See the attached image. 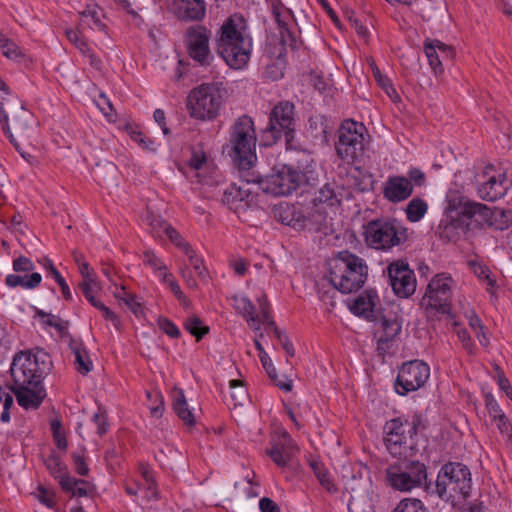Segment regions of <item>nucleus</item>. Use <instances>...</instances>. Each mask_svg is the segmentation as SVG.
Returning a JSON list of instances; mask_svg holds the SVG:
<instances>
[{"label": "nucleus", "mask_w": 512, "mask_h": 512, "mask_svg": "<svg viewBox=\"0 0 512 512\" xmlns=\"http://www.w3.org/2000/svg\"><path fill=\"white\" fill-rule=\"evenodd\" d=\"M298 448L291 436L284 432L282 436L273 443L267 454L272 461L279 467H285L297 452Z\"/></svg>", "instance_id": "b1692460"}, {"label": "nucleus", "mask_w": 512, "mask_h": 512, "mask_svg": "<svg viewBox=\"0 0 512 512\" xmlns=\"http://www.w3.org/2000/svg\"><path fill=\"white\" fill-rule=\"evenodd\" d=\"M13 270L15 272H31L34 270V264L29 258L20 256L13 261Z\"/></svg>", "instance_id": "69168bd1"}, {"label": "nucleus", "mask_w": 512, "mask_h": 512, "mask_svg": "<svg viewBox=\"0 0 512 512\" xmlns=\"http://www.w3.org/2000/svg\"><path fill=\"white\" fill-rule=\"evenodd\" d=\"M452 283V277L446 273L437 274L430 280L421 299V306L427 313L452 316Z\"/></svg>", "instance_id": "f8f14e48"}, {"label": "nucleus", "mask_w": 512, "mask_h": 512, "mask_svg": "<svg viewBox=\"0 0 512 512\" xmlns=\"http://www.w3.org/2000/svg\"><path fill=\"white\" fill-rule=\"evenodd\" d=\"M235 307L236 309L243 315L246 321L255 327V329H259L260 320L255 315V306L247 297H234Z\"/></svg>", "instance_id": "72a5a7b5"}, {"label": "nucleus", "mask_w": 512, "mask_h": 512, "mask_svg": "<svg viewBox=\"0 0 512 512\" xmlns=\"http://www.w3.org/2000/svg\"><path fill=\"white\" fill-rule=\"evenodd\" d=\"M268 328L273 331L275 337L277 338V341L282 346V348L284 349L286 354L289 357H294L295 356V349H294V346H293L292 342L290 341L288 335L285 332L281 331L277 327V325H276L274 320H270L269 321Z\"/></svg>", "instance_id": "37998d69"}, {"label": "nucleus", "mask_w": 512, "mask_h": 512, "mask_svg": "<svg viewBox=\"0 0 512 512\" xmlns=\"http://www.w3.org/2000/svg\"><path fill=\"white\" fill-rule=\"evenodd\" d=\"M387 271L390 285L398 297L407 298L415 292L416 278L406 261L398 260L389 264Z\"/></svg>", "instance_id": "6ab92c4d"}, {"label": "nucleus", "mask_w": 512, "mask_h": 512, "mask_svg": "<svg viewBox=\"0 0 512 512\" xmlns=\"http://www.w3.org/2000/svg\"><path fill=\"white\" fill-rule=\"evenodd\" d=\"M229 387L232 389L230 394L234 407L243 406L248 399V392L241 380H230Z\"/></svg>", "instance_id": "a18cd8bd"}, {"label": "nucleus", "mask_w": 512, "mask_h": 512, "mask_svg": "<svg viewBox=\"0 0 512 512\" xmlns=\"http://www.w3.org/2000/svg\"><path fill=\"white\" fill-rule=\"evenodd\" d=\"M210 31L202 25L188 28L186 32V44L188 55L201 66H208L213 56L209 49Z\"/></svg>", "instance_id": "f3484780"}, {"label": "nucleus", "mask_w": 512, "mask_h": 512, "mask_svg": "<svg viewBox=\"0 0 512 512\" xmlns=\"http://www.w3.org/2000/svg\"><path fill=\"white\" fill-rule=\"evenodd\" d=\"M256 131L253 119L248 115L238 117L230 128L229 141L223 147L239 169L241 175H250L256 156Z\"/></svg>", "instance_id": "f03ea898"}, {"label": "nucleus", "mask_w": 512, "mask_h": 512, "mask_svg": "<svg viewBox=\"0 0 512 512\" xmlns=\"http://www.w3.org/2000/svg\"><path fill=\"white\" fill-rule=\"evenodd\" d=\"M512 225V209H501L495 207L490 228L503 231Z\"/></svg>", "instance_id": "4c0bfd02"}, {"label": "nucleus", "mask_w": 512, "mask_h": 512, "mask_svg": "<svg viewBox=\"0 0 512 512\" xmlns=\"http://www.w3.org/2000/svg\"><path fill=\"white\" fill-rule=\"evenodd\" d=\"M3 55L9 59H19L24 56L20 47L11 41L9 38L6 41L5 45L1 47Z\"/></svg>", "instance_id": "052dcab7"}, {"label": "nucleus", "mask_w": 512, "mask_h": 512, "mask_svg": "<svg viewBox=\"0 0 512 512\" xmlns=\"http://www.w3.org/2000/svg\"><path fill=\"white\" fill-rule=\"evenodd\" d=\"M241 177L247 183L258 184L266 194L287 196L299 188L303 180V172L291 165L282 164L273 167L271 173L266 176L252 172L250 175H241Z\"/></svg>", "instance_id": "0eeeda50"}, {"label": "nucleus", "mask_w": 512, "mask_h": 512, "mask_svg": "<svg viewBox=\"0 0 512 512\" xmlns=\"http://www.w3.org/2000/svg\"><path fill=\"white\" fill-rule=\"evenodd\" d=\"M399 461L386 469V481L390 487L400 492H410L415 488H424L427 481L426 465L415 457L398 458Z\"/></svg>", "instance_id": "1a4fd4ad"}, {"label": "nucleus", "mask_w": 512, "mask_h": 512, "mask_svg": "<svg viewBox=\"0 0 512 512\" xmlns=\"http://www.w3.org/2000/svg\"><path fill=\"white\" fill-rule=\"evenodd\" d=\"M243 22L242 16L233 15L221 26L216 42L217 52L226 64L235 70L245 67L250 59L252 40L245 37L235 21Z\"/></svg>", "instance_id": "7ed1b4c3"}, {"label": "nucleus", "mask_w": 512, "mask_h": 512, "mask_svg": "<svg viewBox=\"0 0 512 512\" xmlns=\"http://www.w3.org/2000/svg\"><path fill=\"white\" fill-rule=\"evenodd\" d=\"M424 51L428 59L429 65L434 71L435 75L442 74L444 72L443 63L432 40L425 41Z\"/></svg>", "instance_id": "e433bc0d"}, {"label": "nucleus", "mask_w": 512, "mask_h": 512, "mask_svg": "<svg viewBox=\"0 0 512 512\" xmlns=\"http://www.w3.org/2000/svg\"><path fill=\"white\" fill-rule=\"evenodd\" d=\"M454 210L451 209V205L448 207V211L444 214L440 220L435 235L445 243H457L463 234L472 231V222L467 221L464 216L461 215V209L453 214Z\"/></svg>", "instance_id": "dca6fc26"}, {"label": "nucleus", "mask_w": 512, "mask_h": 512, "mask_svg": "<svg viewBox=\"0 0 512 512\" xmlns=\"http://www.w3.org/2000/svg\"><path fill=\"white\" fill-rule=\"evenodd\" d=\"M5 104L6 103L4 102H0V123L2 124V129L4 133L8 136L9 141L13 144L16 150L20 151V147L18 142L16 141L15 136L22 140H27L30 138L31 131L33 129V127L30 125V123L32 122V116L21 105L19 114H17L13 118L12 128L14 132H12L11 127L8 123L9 118L5 110Z\"/></svg>", "instance_id": "a211bd4d"}, {"label": "nucleus", "mask_w": 512, "mask_h": 512, "mask_svg": "<svg viewBox=\"0 0 512 512\" xmlns=\"http://www.w3.org/2000/svg\"><path fill=\"white\" fill-rule=\"evenodd\" d=\"M471 485V473L468 467L459 462H448L439 470L436 483L427 484L425 491L449 502L454 501L456 496L468 497Z\"/></svg>", "instance_id": "39448f33"}, {"label": "nucleus", "mask_w": 512, "mask_h": 512, "mask_svg": "<svg viewBox=\"0 0 512 512\" xmlns=\"http://www.w3.org/2000/svg\"><path fill=\"white\" fill-rule=\"evenodd\" d=\"M95 284L94 279L92 280H84L79 284V288L82 292V294L85 296L87 301L93 306L96 307V305L100 302L97 300L94 296V289L93 285Z\"/></svg>", "instance_id": "6e6d98bb"}, {"label": "nucleus", "mask_w": 512, "mask_h": 512, "mask_svg": "<svg viewBox=\"0 0 512 512\" xmlns=\"http://www.w3.org/2000/svg\"><path fill=\"white\" fill-rule=\"evenodd\" d=\"M468 320L469 326L475 332V335L479 339V342L482 345L486 346L488 344V340L485 337L484 327L481 319L475 313H472V315L469 316Z\"/></svg>", "instance_id": "3c124183"}, {"label": "nucleus", "mask_w": 512, "mask_h": 512, "mask_svg": "<svg viewBox=\"0 0 512 512\" xmlns=\"http://www.w3.org/2000/svg\"><path fill=\"white\" fill-rule=\"evenodd\" d=\"M42 277L39 273L33 272L30 275L9 274L6 276L5 283L11 288L22 287L24 289H34L41 283Z\"/></svg>", "instance_id": "7c9ffc66"}, {"label": "nucleus", "mask_w": 512, "mask_h": 512, "mask_svg": "<svg viewBox=\"0 0 512 512\" xmlns=\"http://www.w3.org/2000/svg\"><path fill=\"white\" fill-rule=\"evenodd\" d=\"M511 185L512 182L507 179L506 173H502L497 177L491 176L478 186L477 191L482 200L493 202L505 196Z\"/></svg>", "instance_id": "5701e85b"}, {"label": "nucleus", "mask_w": 512, "mask_h": 512, "mask_svg": "<svg viewBox=\"0 0 512 512\" xmlns=\"http://www.w3.org/2000/svg\"><path fill=\"white\" fill-rule=\"evenodd\" d=\"M165 234L167 235L169 240L177 247L181 248L183 252H191V245L188 242H186L178 233V231L171 225H165Z\"/></svg>", "instance_id": "8fccbe9b"}, {"label": "nucleus", "mask_w": 512, "mask_h": 512, "mask_svg": "<svg viewBox=\"0 0 512 512\" xmlns=\"http://www.w3.org/2000/svg\"><path fill=\"white\" fill-rule=\"evenodd\" d=\"M370 66L377 84L386 92V94L393 102H396L399 99V95L391 80L386 75L381 73L374 60L370 61Z\"/></svg>", "instance_id": "f704fd0d"}, {"label": "nucleus", "mask_w": 512, "mask_h": 512, "mask_svg": "<svg viewBox=\"0 0 512 512\" xmlns=\"http://www.w3.org/2000/svg\"><path fill=\"white\" fill-rule=\"evenodd\" d=\"M461 215L466 218L467 221L472 222V230H482L485 227L490 228V222H492L495 207H489L485 204L475 201H464L460 205Z\"/></svg>", "instance_id": "aec40b11"}, {"label": "nucleus", "mask_w": 512, "mask_h": 512, "mask_svg": "<svg viewBox=\"0 0 512 512\" xmlns=\"http://www.w3.org/2000/svg\"><path fill=\"white\" fill-rule=\"evenodd\" d=\"M378 303L379 297L376 291L367 289L354 300L350 309L355 315L363 316L369 321H376L379 314L377 310Z\"/></svg>", "instance_id": "393cba45"}, {"label": "nucleus", "mask_w": 512, "mask_h": 512, "mask_svg": "<svg viewBox=\"0 0 512 512\" xmlns=\"http://www.w3.org/2000/svg\"><path fill=\"white\" fill-rule=\"evenodd\" d=\"M143 262L150 266L154 271L161 272L167 269L166 265L152 251L144 252Z\"/></svg>", "instance_id": "bf43d9fd"}, {"label": "nucleus", "mask_w": 512, "mask_h": 512, "mask_svg": "<svg viewBox=\"0 0 512 512\" xmlns=\"http://www.w3.org/2000/svg\"><path fill=\"white\" fill-rule=\"evenodd\" d=\"M81 24L87 25L90 28H97L98 30L103 31L106 28V25L102 23L99 12L95 7H87L83 12H81Z\"/></svg>", "instance_id": "a19ab883"}, {"label": "nucleus", "mask_w": 512, "mask_h": 512, "mask_svg": "<svg viewBox=\"0 0 512 512\" xmlns=\"http://www.w3.org/2000/svg\"><path fill=\"white\" fill-rule=\"evenodd\" d=\"M362 123L352 119L342 122L338 130V141L335 143L337 155L345 161L354 162L364 151V132Z\"/></svg>", "instance_id": "ddd939ff"}, {"label": "nucleus", "mask_w": 512, "mask_h": 512, "mask_svg": "<svg viewBox=\"0 0 512 512\" xmlns=\"http://www.w3.org/2000/svg\"><path fill=\"white\" fill-rule=\"evenodd\" d=\"M76 481H81L83 483H77V484H71L70 490H62L63 492L70 494L71 497H84L89 496L93 492V487L90 485V483L83 479H77Z\"/></svg>", "instance_id": "09e8293b"}, {"label": "nucleus", "mask_w": 512, "mask_h": 512, "mask_svg": "<svg viewBox=\"0 0 512 512\" xmlns=\"http://www.w3.org/2000/svg\"><path fill=\"white\" fill-rule=\"evenodd\" d=\"M312 203L315 208H320L323 205L329 207L339 206L341 200L335 192V184L326 183L319 188L315 193Z\"/></svg>", "instance_id": "cd10ccee"}, {"label": "nucleus", "mask_w": 512, "mask_h": 512, "mask_svg": "<svg viewBox=\"0 0 512 512\" xmlns=\"http://www.w3.org/2000/svg\"><path fill=\"white\" fill-rule=\"evenodd\" d=\"M92 421L97 426V434L99 436H103L107 433L109 429V424L107 421V413L105 410L98 409V412L95 413L92 417Z\"/></svg>", "instance_id": "603ef678"}, {"label": "nucleus", "mask_w": 512, "mask_h": 512, "mask_svg": "<svg viewBox=\"0 0 512 512\" xmlns=\"http://www.w3.org/2000/svg\"><path fill=\"white\" fill-rule=\"evenodd\" d=\"M494 420L497 421V428L499 432L507 437L508 440L512 439V425L504 414L494 415Z\"/></svg>", "instance_id": "13d9d810"}, {"label": "nucleus", "mask_w": 512, "mask_h": 512, "mask_svg": "<svg viewBox=\"0 0 512 512\" xmlns=\"http://www.w3.org/2000/svg\"><path fill=\"white\" fill-rule=\"evenodd\" d=\"M439 55L440 59L443 61H451L455 55L454 49L452 46L446 45L445 43L439 40H432Z\"/></svg>", "instance_id": "680f3d73"}, {"label": "nucleus", "mask_w": 512, "mask_h": 512, "mask_svg": "<svg viewBox=\"0 0 512 512\" xmlns=\"http://www.w3.org/2000/svg\"><path fill=\"white\" fill-rule=\"evenodd\" d=\"M172 406L174 412L179 417V419H181L184 422V424L188 426H193L195 424L194 414L188 407L182 389H178L174 392Z\"/></svg>", "instance_id": "c756f323"}, {"label": "nucleus", "mask_w": 512, "mask_h": 512, "mask_svg": "<svg viewBox=\"0 0 512 512\" xmlns=\"http://www.w3.org/2000/svg\"><path fill=\"white\" fill-rule=\"evenodd\" d=\"M430 376V367L422 360H411L402 364L394 382L395 392L405 396L421 388Z\"/></svg>", "instance_id": "2eb2a0df"}, {"label": "nucleus", "mask_w": 512, "mask_h": 512, "mask_svg": "<svg viewBox=\"0 0 512 512\" xmlns=\"http://www.w3.org/2000/svg\"><path fill=\"white\" fill-rule=\"evenodd\" d=\"M274 218L284 225H288L298 230H308L316 233H326L324 231L325 217L320 212L315 215L307 216L293 204L280 203L273 208Z\"/></svg>", "instance_id": "4468645a"}, {"label": "nucleus", "mask_w": 512, "mask_h": 512, "mask_svg": "<svg viewBox=\"0 0 512 512\" xmlns=\"http://www.w3.org/2000/svg\"><path fill=\"white\" fill-rule=\"evenodd\" d=\"M470 266L472 267L474 274L479 279H482L487 283V291L489 293H493V290L496 286V280L491 276V271L489 268L486 265L477 263L475 261H471Z\"/></svg>", "instance_id": "c03bdc74"}, {"label": "nucleus", "mask_w": 512, "mask_h": 512, "mask_svg": "<svg viewBox=\"0 0 512 512\" xmlns=\"http://www.w3.org/2000/svg\"><path fill=\"white\" fill-rule=\"evenodd\" d=\"M171 11L181 21H202L206 15L205 0H171Z\"/></svg>", "instance_id": "4be33fe9"}, {"label": "nucleus", "mask_w": 512, "mask_h": 512, "mask_svg": "<svg viewBox=\"0 0 512 512\" xmlns=\"http://www.w3.org/2000/svg\"><path fill=\"white\" fill-rule=\"evenodd\" d=\"M158 326L171 338H179L181 335L179 328L168 318L160 317L158 319Z\"/></svg>", "instance_id": "5fc2aeb1"}, {"label": "nucleus", "mask_w": 512, "mask_h": 512, "mask_svg": "<svg viewBox=\"0 0 512 512\" xmlns=\"http://www.w3.org/2000/svg\"><path fill=\"white\" fill-rule=\"evenodd\" d=\"M295 106L292 102L281 101L269 113V120L262 129V144L266 147L276 144L285 137L287 149L297 150L300 143L296 140Z\"/></svg>", "instance_id": "423d86ee"}, {"label": "nucleus", "mask_w": 512, "mask_h": 512, "mask_svg": "<svg viewBox=\"0 0 512 512\" xmlns=\"http://www.w3.org/2000/svg\"><path fill=\"white\" fill-rule=\"evenodd\" d=\"M131 139L136 142L138 145H140L143 149L154 151L155 142L151 140L150 138L146 137L142 132L140 131H132L131 133Z\"/></svg>", "instance_id": "e2e57ef3"}, {"label": "nucleus", "mask_w": 512, "mask_h": 512, "mask_svg": "<svg viewBox=\"0 0 512 512\" xmlns=\"http://www.w3.org/2000/svg\"><path fill=\"white\" fill-rule=\"evenodd\" d=\"M367 245L376 250L388 251L407 241V228L395 219L378 218L364 225Z\"/></svg>", "instance_id": "9d476101"}, {"label": "nucleus", "mask_w": 512, "mask_h": 512, "mask_svg": "<svg viewBox=\"0 0 512 512\" xmlns=\"http://www.w3.org/2000/svg\"><path fill=\"white\" fill-rule=\"evenodd\" d=\"M184 253L187 255L189 264L193 267V269L198 274V276L200 278H205L207 270L203 265V260L195 254V252L192 248H191L190 253L189 252H184Z\"/></svg>", "instance_id": "4d7b16f0"}, {"label": "nucleus", "mask_w": 512, "mask_h": 512, "mask_svg": "<svg viewBox=\"0 0 512 512\" xmlns=\"http://www.w3.org/2000/svg\"><path fill=\"white\" fill-rule=\"evenodd\" d=\"M408 179L411 181V183L414 186L421 187L426 182V176L422 170L419 168H411L408 171Z\"/></svg>", "instance_id": "774afa93"}, {"label": "nucleus", "mask_w": 512, "mask_h": 512, "mask_svg": "<svg viewBox=\"0 0 512 512\" xmlns=\"http://www.w3.org/2000/svg\"><path fill=\"white\" fill-rule=\"evenodd\" d=\"M45 465L49 470L50 474L58 480V483L62 490H70L71 484L82 483L81 481H76V478L72 477L69 473L68 467L62 461L60 456L56 454H51L45 460Z\"/></svg>", "instance_id": "bb28decb"}, {"label": "nucleus", "mask_w": 512, "mask_h": 512, "mask_svg": "<svg viewBox=\"0 0 512 512\" xmlns=\"http://www.w3.org/2000/svg\"><path fill=\"white\" fill-rule=\"evenodd\" d=\"M427 210L428 205L423 199L419 197L413 198L405 209L407 220L413 223L418 222L424 217Z\"/></svg>", "instance_id": "c9c22d12"}, {"label": "nucleus", "mask_w": 512, "mask_h": 512, "mask_svg": "<svg viewBox=\"0 0 512 512\" xmlns=\"http://www.w3.org/2000/svg\"><path fill=\"white\" fill-rule=\"evenodd\" d=\"M402 417L387 421L383 427V441L389 454L395 458L415 457L420 452L418 439L411 437Z\"/></svg>", "instance_id": "9b49d317"}, {"label": "nucleus", "mask_w": 512, "mask_h": 512, "mask_svg": "<svg viewBox=\"0 0 512 512\" xmlns=\"http://www.w3.org/2000/svg\"><path fill=\"white\" fill-rule=\"evenodd\" d=\"M72 458L76 473L79 474L80 476H87L89 473V468L85 462L83 455L74 452L72 454Z\"/></svg>", "instance_id": "338daca9"}, {"label": "nucleus", "mask_w": 512, "mask_h": 512, "mask_svg": "<svg viewBox=\"0 0 512 512\" xmlns=\"http://www.w3.org/2000/svg\"><path fill=\"white\" fill-rule=\"evenodd\" d=\"M51 367V357L42 348L20 351L14 356L10 372L13 391L20 406L37 409L41 405L45 396L42 381Z\"/></svg>", "instance_id": "f257e3e1"}, {"label": "nucleus", "mask_w": 512, "mask_h": 512, "mask_svg": "<svg viewBox=\"0 0 512 512\" xmlns=\"http://www.w3.org/2000/svg\"><path fill=\"white\" fill-rule=\"evenodd\" d=\"M65 34H66V37L68 38V40L76 46V48L79 49V51L82 53V54H86V52H89V46L88 44L85 42V40H83L81 37H80V34L78 31L76 30H73V29H66L65 31Z\"/></svg>", "instance_id": "864d4df0"}, {"label": "nucleus", "mask_w": 512, "mask_h": 512, "mask_svg": "<svg viewBox=\"0 0 512 512\" xmlns=\"http://www.w3.org/2000/svg\"><path fill=\"white\" fill-rule=\"evenodd\" d=\"M393 512H427V510L421 500L404 498L398 503Z\"/></svg>", "instance_id": "49530a36"}, {"label": "nucleus", "mask_w": 512, "mask_h": 512, "mask_svg": "<svg viewBox=\"0 0 512 512\" xmlns=\"http://www.w3.org/2000/svg\"><path fill=\"white\" fill-rule=\"evenodd\" d=\"M253 199L254 197L250 191L232 183L223 191L222 202L236 213H241L250 207Z\"/></svg>", "instance_id": "a878e982"}, {"label": "nucleus", "mask_w": 512, "mask_h": 512, "mask_svg": "<svg viewBox=\"0 0 512 512\" xmlns=\"http://www.w3.org/2000/svg\"><path fill=\"white\" fill-rule=\"evenodd\" d=\"M69 347L75 356L76 370L81 374H88L93 369V364L82 342L71 340Z\"/></svg>", "instance_id": "c85d7f7f"}, {"label": "nucleus", "mask_w": 512, "mask_h": 512, "mask_svg": "<svg viewBox=\"0 0 512 512\" xmlns=\"http://www.w3.org/2000/svg\"><path fill=\"white\" fill-rule=\"evenodd\" d=\"M45 268L50 272L52 277L59 284V286L61 288V291H62V294H63V297L66 300H71L72 299V294H71V291L69 289V286L66 283L64 277L56 269V267L54 266V264H53V262L51 260H49V259L46 260Z\"/></svg>", "instance_id": "de8ad7c7"}, {"label": "nucleus", "mask_w": 512, "mask_h": 512, "mask_svg": "<svg viewBox=\"0 0 512 512\" xmlns=\"http://www.w3.org/2000/svg\"><path fill=\"white\" fill-rule=\"evenodd\" d=\"M330 282L343 294L363 287L368 277L365 260L348 250L340 251L329 263Z\"/></svg>", "instance_id": "20e7f679"}, {"label": "nucleus", "mask_w": 512, "mask_h": 512, "mask_svg": "<svg viewBox=\"0 0 512 512\" xmlns=\"http://www.w3.org/2000/svg\"><path fill=\"white\" fill-rule=\"evenodd\" d=\"M184 328L196 338L201 340L208 332L209 327L203 325L202 320L198 316H192L185 320Z\"/></svg>", "instance_id": "ea45409f"}, {"label": "nucleus", "mask_w": 512, "mask_h": 512, "mask_svg": "<svg viewBox=\"0 0 512 512\" xmlns=\"http://www.w3.org/2000/svg\"><path fill=\"white\" fill-rule=\"evenodd\" d=\"M226 90L220 82L203 83L191 90L187 108L197 120L212 121L219 116Z\"/></svg>", "instance_id": "6e6552de"}, {"label": "nucleus", "mask_w": 512, "mask_h": 512, "mask_svg": "<svg viewBox=\"0 0 512 512\" xmlns=\"http://www.w3.org/2000/svg\"><path fill=\"white\" fill-rule=\"evenodd\" d=\"M259 358L266 373L274 381L275 385L284 392H290L293 388L292 380L286 377L285 380L278 379L276 368L267 353H263Z\"/></svg>", "instance_id": "2f4dec72"}, {"label": "nucleus", "mask_w": 512, "mask_h": 512, "mask_svg": "<svg viewBox=\"0 0 512 512\" xmlns=\"http://www.w3.org/2000/svg\"><path fill=\"white\" fill-rule=\"evenodd\" d=\"M114 296L125 303V305L135 314L138 315L142 312V305L138 301L137 296L127 292L125 287L122 286L119 291L114 292Z\"/></svg>", "instance_id": "79ce46f5"}, {"label": "nucleus", "mask_w": 512, "mask_h": 512, "mask_svg": "<svg viewBox=\"0 0 512 512\" xmlns=\"http://www.w3.org/2000/svg\"><path fill=\"white\" fill-rule=\"evenodd\" d=\"M380 320L383 332V334L380 337L387 338L388 340L393 341L396 338V336L401 332V323L397 320V318H389L385 315H382Z\"/></svg>", "instance_id": "58836bf2"}, {"label": "nucleus", "mask_w": 512, "mask_h": 512, "mask_svg": "<svg viewBox=\"0 0 512 512\" xmlns=\"http://www.w3.org/2000/svg\"><path fill=\"white\" fill-rule=\"evenodd\" d=\"M383 196L391 203H400L407 200L413 194V184L401 175L389 176L384 183Z\"/></svg>", "instance_id": "412c9836"}, {"label": "nucleus", "mask_w": 512, "mask_h": 512, "mask_svg": "<svg viewBox=\"0 0 512 512\" xmlns=\"http://www.w3.org/2000/svg\"><path fill=\"white\" fill-rule=\"evenodd\" d=\"M309 466L313 473L317 477L321 486L329 493L333 494L337 492V487L331 480L328 471L324 467L323 463L317 459H312L309 462Z\"/></svg>", "instance_id": "473e14b6"}, {"label": "nucleus", "mask_w": 512, "mask_h": 512, "mask_svg": "<svg viewBox=\"0 0 512 512\" xmlns=\"http://www.w3.org/2000/svg\"><path fill=\"white\" fill-rule=\"evenodd\" d=\"M280 35V43L283 47H289L292 50H296L298 48V43L295 35L289 28H285L282 30Z\"/></svg>", "instance_id": "0e129e2a"}]
</instances>
